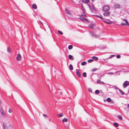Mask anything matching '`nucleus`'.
<instances>
[{
	"label": "nucleus",
	"mask_w": 129,
	"mask_h": 129,
	"mask_svg": "<svg viewBox=\"0 0 129 129\" xmlns=\"http://www.w3.org/2000/svg\"><path fill=\"white\" fill-rule=\"evenodd\" d=\"M129 84V82L128 81H125L123 84V86L124 88H126Z\"/></svg>",
	"instance_id": "1"
},
{
	"label": "nucleus",
	"mask_w": 129,
	"mask_h": 129,
	"mask_svg": "<svg viewBox=\"0 0 129 129\" xmlns=\"http://www.w3.org/2000/svg\"><path fill=\"white\" fill-rule=\"evenodd\" d=\"M109 10V7L108 6H105L103 8V10L104 11H107Z\"/></svg>",
	"instance_id": "2"
},
{
	"label": "nucleus",
	"mask_w": 129,
	"mask_h": 129,
	"mask_svg": "<svg viewBox=\"0 0 129 129\" xmlns=\"http://www.w3.org/2000/svg\"><path fill=\"white\" fill-rule=\"evenodd\" d=\"M76 74L79 77H81V75L79 72V70L77 69L76 72Z\"/></svg>",
	"instance_id": "3"
},
{
	"label": "nucleus",
	"mask_w": 129,
	"mask_h": 129,
	"mask_svg": "<svg viewBox=\"0 0 129 129\" xmlns=\"http://www.w3.org/2000/svg\"><path fill=\"white\" fill-rule=\"evenodd\" d=\"M2 116L4 117H5L6 114L4 112V111L3 109H1L0 110Z\"/></svg>",
	"instance_id": "4"
},
{
	"label": "nucleus",
	"mask_w": 129,
	"mask_h": 129,
	"mask_svg": "<svg viewBox=\"0 0 129 129\" xmlns=\"http://www.w3.org/2000/svg\"><path fill=\"white\" fill-rule=\"evenodd\" d=\"M21 57L19 54H17V56L16 57V59L18 61H20L21 59Z\"/></svg>",
	"instance_id": "5"
},
{
	"label": "nucleus",
	"mask_w": 129,
	"mask_h": 129,
	"mask_svg": "<svg viewBox=\"0 0 129 129\" xmlns=\"http://www.w3.org/2000/svg\"><path fill=\"white\" fill-rule=\"evenodd\" d=\"M3 129H8L7 124L5 123H3Z\"/></svg>",
	"instance_id": "6"
},
{
	"label": "nucleus",
	"mask_w": 129,
	"mask_h": 129,
	"mask_svg": "<svg viewBox=\"0 0 129 129\" xmlns=\"http://www.w3.org/2000/svg\"><path fill=\"white\" fill-rule=\"evenodd\" d=\"M110 13L109 12L107 11L106 12H104L103 13L104 15L105 16H107L110 15Z\"/></svg>",
	"instance_id": "7"
},
{
	"label": "nucleus",
	"mask_w": 129,
	"mask_h": 129,
	"mask_svg": "<svg viewBox=\"0 0 129 129\" xmlns=\"http://www.w3.org/2000/svg\"><path fill=\"white\" fill-rule=\"evenodd\" d=\"M115 8L116 9H120L121 8L120 5L118 4H116L114 5Z\"/></svg>",
	"instance_id": "8"
},
{
	"label": "nucleus",
	"mask_w": 129,
	"mask_h": 129,
	"mask_svg": "<svg viewBox=\"0 0 129 129\" xmlns=\"http://www.w3.org/2000/svg\"><path fill=\"white\" fill-rule=\"evenodd\" d=\"M65 12H66L68 15H72V14L69 10H68L67 9H65Z\"/></svg>",
	"instance_id": "9"
},
{
	"label": "nucleus",
	"mask_w": 129,
	"mask_h": 129,
	"mask_svg": "<svg viewBox=\"0 0 129 129\" xmlns=\"http://www.w3.org/2000/svg\"><path fill=\"white\" fill-rule=\"evenodd\" d=\"M82 1L83 3L86 4L89 3L90 2L89 0H82Z\"/></svg>",
	"instance_id": "10"
},
{
	"label": "nucleus",
	"mask_w": 129,
	"mask_h": 129,
	"mask_svg": "<svg viewBox=\"0 0 129 129\" xmlns=\"http://www.w3.org/2000/svg\"><path fill=\"white\" fill-rule=\"evenodd\" d=\"M81 8L82 9V10L83 12L84 13H85L86 12V10L84 7L83 6V5H81Z\"/></svg>",
	"instance_id": "11"
},
{
	"label": "nucleus",
	"mask_w": 129,
	"mask_h": 129,
	"mask_svg": "<svg viewBox=\"0 0 129 129\" xmlns=\"http://www.w3.org/2000/svg\"><path fill=\"white\" fill-rule=\"evenodd\" d=\"M68 57L69 59L71 60H73L74 59V58L73 56L71 55H69L68 56Z\"/></svg>",
	"instance_id": "12"
},
{
	"label": "nucleus",
	"mask_w": 129,
	"mask_h": 129,
	"mask_svg": "<svg viewBox=\"0 0 129 129\" xmlns=\"http://www.w3.org/2000/svg\"><path fill=\"white\" fill-rule=\"evenodd\" d=\"M32 7L34 9H36L37 8L36 5L35 4H33L32 5Z\"/></svg>",
	"instance_id": "13"
},
{
	"label": "nucleus",
	"mask_w": 129,
	"mask_h": 129,
	"mask_svg": "<svg viewBox=\"0 0 129 129\" xmlns=\"http://www.w3.org/2000/svg\"><path fill=\"white\" fill-rule=\"evenodd\" d=\"M7 52L9 53H10L11 52V48L10 47L8 48L7 49Z\"/></svg>",
	"instance_id": "14"
},
{
	"label": "nucleus",
	"mask_w": 129,
	"mask_h": 129,
	"mask_svg": "<svg viewBox=\"0 0 129 129\" xmlns=\"http://www.w3.org/2000/svg\"><path fill=\"white\" fill-rule=\"evenodd\" d=\"M92 58L95 61L97 60L98 59V57L95 56H92Z\"/></svg>",
	"instance_id": "15"
},
{
	"label": "nucleus",
	"mask_w": 129,
	"mask_h": 129,
	"mask_svg": "<svg viewBox=\"0 0 129 129\" xmlns=\"http://www.w3.org/2000/svg\"><path fill=\"white\" fill-rule=\"evenodd\" d=\"M68 120L67 118H65L62 120V121L63 122H67L68 121Z\"/></svg>",
	"instance_id": "16"
},
{
	"label": "nucleus",
	"mask_w": 129,
	"mask_h": 129,
	"mask_svg": "<svg viewBox=\"0 0 129 129\" xmlns=\"http://www.w3.org/2000/svg\"><path fill=\"white\" fill-rule=\"evenodd\" d=\"M97 82L98 83H99L101 84H104V83L102 81H101L100 80H99L97 81Z\"/></svg>",
	"instance_id": "17"
},
{
	"label": "nucleus",
	"mask_w": 129,
	"mask_h": 129,
	"mask_svg": "<svg viewBox=\"0 0 129 129\" xmlns=\"http://www.w3.org/2000/svg\"><path fill=\"white\" fill-rule=\"evenodd\" d=\"M69 67L70 69L71 70H73V66L72 64H70L69 65Z\"/></svg>",
	"instance_id": "18"
},
{
	"label": "nucleus",
	"mask_w": 129,
	"mask_h": 129,
	"mask_svg": "<svg viewBox=\"0 0 129 129\" xmlns=\"http://www.w3.org/2000/svg\"><path fill=\"white\" fill-rule=\"evenodd\" d=\"M87 62L86 61L82 62L81 63V65L82 66H84L86 64Z\"/></svg>",
	"instance_id": "19"
},
{
	"label": "nucleus",
	"mask_w": 129,
	"mask_h": 129,
	"mask_svg": "<svg viewBox=\"0 0 129 129\" xmlns=\"http://www.w3.org/2000/svg\"><path fill=\"white\" fill-rule=\"evenodd\" d=\"M80 19L81 20H82L84 21V20H86V21H87V20L86 19V18H85L84 17H82V18H80Z\"/></svg>",
	"instance_id": "20"
},
{
	"label": "nucleus",
	"mask_w": 129,
	"mask_h": 129,
	"mask_svg": "<svg viewBox=\"0 0 129 129\" xmlns=\"http://www.w3.org/2000/svg\"><path fill=\"white\" fill-rule=\"evenodd\" d=\"M119 91L120 93L121 94L123 95L124 94V92L123 91H122L120 89H119Z\"/></svg>",
	"instance_id": "21"
},
{
	"label": "nucleus",
	"mask_w": 129,
	"mask_h": 129,
	"mask_svg": "<svg viewBox=\"0 0 129 129\" xmlns=\"http://www.w3.org/2000/svg\"><path fill=\"white\" fill-rule=\"evenodd\" d=\"M57 115L58 117H60L62 116L63 115L62 113H61L60 114H57Z\"/></svg>",
	"instance_id": "22"
},
{
	"label": "nucleus",
	"mask_w": 129,
	"mask_h": 129,
	"mask_svg": "<svg viewBox=\"0 0 129 129\" xmlns=\"http://www.w3.org/2000/svg\"><path fill=\"white\" fill-rule=\"evenodd\" d=\"M122 20L123 21H125V22L126 23V25H127V24H128V22L127 21V20L126 19H122Z\"/></svg>",
	"instance_id": "23"
},
{
	"label": "nucleus",
	"mask_w": 129,
	"mask_h": 129,
	"mask_svg": "<svg viewBox=\"0 0 129 129\" xmlns=\"http://www.w3.org/2000/svg\"><path fill=\"white\" fill-rule=\"evenodd\" d=\"M73 48V46L72 45H69L68 47V48L69 50H71Z\"/></svg>",
	"instance_id": "24"
},
{
	"label": "nucleus",
	"mask_w": 129,
	"mask_h": 129,
	"mask_svg": "<svg viewBox=\"0 0 129 129\" xmlns=\"http://www.w3.org/2000/svg\"><path fill=\"white\" fill-rule=\"evenodd\" d=\"M83 77H86V72H84L83 73Z\"/></svg>",
	"instance_id": "25"
},
{
	"label": "nucleus",
	"mask_w": 129,
	"mask_h": 129,
	"mask_svg": "<svg viewBox=\"0 0 129 129\" xmlns=\"http://www.w3.org/2000/svg\"><path fill=\"white\" fill-rule=\"evenodd\" d=\"M106 101L108 102H109L111 101V100L110 98H108L107 99Z\"/></svg>",
	"instance_id": "26"
},
{
	"label": "nucleus",
	"mask_w": 129,
	"mask_h": 129,
	"mask_svg": "<svg viewBox=\"0 0 129 129\" xmlns=\"http://www.w3.org/2000/svg\"><path fill=\"white\" fill-rule=\"evenodd\" d=\"M114 125L116 127H117L118 126V123H113Z\"/></svg>",
	"instance_id": "27"
},
{
	"label": "nucleus",
	"mask_w": 129,
	"mask_h": 129,
	"mask_svg": "<svg viewBox=\"0 0 129 129\" xmlns=\"http://www.w3.org/2000/svg\"><path fill=\"white\" fill-rule=\"evenodd\" d=\"M100 93V91L99 90H97L95 91V93L96 94H98Z\"/></svg>",
	"instance_id": "28"
},
{
	"label": "nucleus",
	"mask_w": 129,
	"mask_h": 129,
	"mask_svg": "<svg viewBox=\"0 0 129 129\" xmlns=\"http://www.w3.org/2000/svg\"><path fill=\"white\" fill-rule=\"evenodd\" d=\"M93 59H90L89 60H88V61H87L88 62H89V63H91V62H92V61H93Z\"/></svg>",
	"instance_id": "29"
},
{
	"label": "nucleus",
	"mask_w": 129,
	"mask_h": 129,
	"mask_svg": "<svg viewBox=\"0 0 129 129\" xmlns=\"http://www.w3.org/2000/svg\"><path fill=\"white\" fill-rule=\"evenodd\" d=\"M58 33L59 34L62 35L63 34V33H62V32L61 31L59 30L58 31Z\"/></svg>",
	"instance_id": "30"
},
{
	"label": "nucleus",
	"mask_w": 129,
	"mask_h": 129,
	"mask_svg": "<svg viewBox=\"0 0 129 129\" xmlns=\"http://www.w3.org/2000/svg\"><path fill=\"white\" fill-rule=\"evenodd\" d=\"M118 117L119 119L120 120H122V118L121 116H120L119 115L117 116Z\"/></svg>",
	"instance_id": "31"
},
{
	"label": "nucleus",
	"mask_w": 129,
	"mask_h": 129,
	"mask_svg": "<svg viewBox=\"0 0 129 129\" xmlns=\"http://www.w3.org/2000/svg\"><path fill=\"white\" fill-rule=\"evenodd\" d=\"M91 35L93 37H96V36L95 35V34H94L92 33H91Z\"/></svg>",
	"instance_id": "32"
},
{
	"label": "nucleus",
	"mask_w": 129,
	"mask_h": 129,
	"mask_svg": "<svg viewBox=\"0 0 129 129\" xmlns=\"http://www.w3.org/2000/svg\"><path fill=\"white\" fill-rule=\"evenodd\" d=\"M92 9L94 10V11H96V10H95V7H94V6L93 5H92Z\"/></svg>",
	"instance_id": "33"
},
{
	"label": "nucleus",
	"mask_w": 129,
	"mask_h": 129,
	"mask_svg": "<svg viewBox=\"0 0 129 129\" xmlns=\"http://www.w3.org/2000/svg\"><path fill=\"white\" fill-rule=\"evenodd\" d=\"M93 26V25L92 24H91L89 25V27L90 28H92Z\"/></svg>",
	"instance_id": "34"
},
{
	"label": "nucleus",
	"mask_w": 129,
	"mask_h": 129,
	"mask_svg": "<svg viewBox=\"0 0 129 129\" xmlns=\"http://www.w3.org/2000/svg\"><path fill=\"white\" fill-rule=\"evenodd\" d=\"M116 57L117 58H119L120 57V56L119 55H116Z\"/></svg>",
	"instance_id": "35"
},
{
	"label": "nucleus",
	"mask_w": 129,
	"mask_h": 129,
	"mask_svg": "<svg viewBox=\"0 0 129 129\" xmlns=\"http://www.w3.org/2000/svg\"><path fill=\"white\" fill-rule=\"evenodd\" d=\"M97 70L98 69L96 68H94L92 70V71L93 72H94Z\"/></svg>",
	"instance_id": "36"
},
{
	"label": "nucleus",
	"mask_w": 129,
	"mask_h": 129,
	"mask_svg": "<svg viewBox=\"0 0 129 129\" xmlns=\"http://www.w3.org/2000/svg\"><path fill=\"white\" fill-rule=\"evenodd\" d=\"M9 127L10 129H12L13 127L11 125H9Z\"/></svg>",
	"instance_id": "37"
},
{
	"label": "nucleus",
	"mask_w": 129,
	"mask_h": 129,
	"mask_svg": "<svg viewBox=\"0 0 129 129\" xmlns=\"http://www.w3.org/2000/svg\"><path fill=\"white\" fill-rule=\"evenodd\" d=\"M115 56V55H111L109 57V58H112V57L114 56Z\"/></svg>",
	"instance_id": "38"
},
{
	"label": "nucleus",
	"mask_w": 129,
	"mask_h": 129,
	"mask_svg": "<svg viewBox=\"0 0 129 129\" xmlns=\"http://www.w3.org/2000/svg\"><path fill=\"white\" fill-rule=\"evenodd\" d=\"M8 112H9L10 113H11L12 112V110L10 109H9V111H8Z\"/></svg>",
	"instance_id": "39"
},
{
	"label": "nucleus",
	"mask_w": 129,
	"mask_h": 129,
	"mask_svg": "<svg viewBox=\"0 0 129 129\" xmlns=\"http://www.w3.org/2000/svg\"><path fill=\"white\" fill-rule=\"evenodd\" d=\"M43 115L44 116V117H48L47 115L45 114H43Z\"/></svg>",
	"instance_id": "40"
},
{
	"label": "nucleus",
	"mask_w": 129,
	"mask_h": 129,
	"mask_svg": "<svg viewBox=\"0 0 129 129\" xmlns=\"http://www.w3.org/2000/svg\"><path fill=\"white\" fill-rule=\"evenodd\" d=\"M99 18H100L102 20H103L104 19V18L102 17V16L101 15H100V16H99Z\"/></svg>",
	"instance_id": "41"
},
{
	"label": "nucleus",
	"mask_w": 129,
	"mask_h": 129,
	"mask_svg": "<svg viewBox=\"0 0 129 129\" xmlns=\"http://www.w3.org/2000/svg\"><path fill=\"white\" fill-rule=\"evenodd\" d=\"M121 25H126V24H125L124 23H121Z\"/></svg>",
	"instance_id": "42"
},
{
	"label": "nucleus",
	"mask_w": 129,
	"mask_h": 129,
	"mask_svg": "<svg viewBox=\"0 0 129 129\" xmlns=\"http://www.w3.org/2000/svg\"><path fill=\"white\" fill-rule=\"evenodd\" d=\"M88 6H89V8H90V9H91V11L92 12V9H91V7H90V6L89 5H88Z\"/></svg>",
	"instance_id": "43"
},
{
	"label": "nucleus",
	"mask_w": 129,
	"mask_h": 129,
	"mask_svg": "<svg viewBox=\"0 0 129 129\" xmlns=\"http://www.w3.org/2000/svg\"><path fill=\"white\" fill-rule=\"evenodd\" d=\"M88 90L90 91V92H92V90H91V89H88Z\"/></svg>",
	"instance_id": "44"
},
{
	"label": "nucleus",
	"mask_w": 129,
	"mask_h": 129,
	"mask_svg": "<svg viewBox=\"0 0 129 129\" xmlns=\"http://www.w3.org/2000/svg\"><path fill=\"white\" fill-rule=\"evenodd\" d=\"M94 16H96V17H99V16L98 15H95Z\"/></svg>",
	"instance_id": "45"
},
{
	"label": "nucleus",
	"mask_w": 129,
	"mask_h": 129,
	"mask_svg": "<svg viewBox=\"0 0 129 129\" xmlns=\"http://www.w3.org/2000/svg\"><path fill=\"white\" fill-rule=\"evenodd\" d=\"M108 74H113V73L112 72L108 73Z\"/></svg>",
	"instance_id": "46"
},
{
	"label": "nucleus",
	"mask_w": 129,
	"mask_h": 129,
	"mask_svg": "<svg viewBox=\"0 0 129 129\" xmlns=\"http://www.w3.org/2000/svg\"><path fill=\"white\" fill-rule=\"evenodd\" d=\"M127 107L129 108V103L127 105Z\"/></svg>",
	"instance_id": "47"
},
{
	"label": "nucleus",
	"mask_w": 129,
	"mask_h": 129,
	"mask_svg": "<svg viewBox=\"0 0 129 129\" xmlns=\"http://www.w3.org/2000/svg\"><path fill=\"white\" fill-rule=\"evenodd\" d=\"M117 89H118L119 90V88H117V87H115Z\"/></svg>",
	"instance_id": "48"
},
{
	"label": "nucleus",
	"mask_w": 129,
	"mask_h": 129,
	"mask_svg": "<svg viewBox=\"0 0 129 129\" xmlns=\"http://www.w3.org/2000/svg\"><path fill=\"white\" fill-rule=\"evenodd\" d=\"M81 15H82V16H86L85 15H84L82 13V14Z\"/></svg>",
	"instance_id": "49"
},
{
	"label": "nucleus",
	"mask_w": 129,
	"mask_h": 129,
	"mask_svg": "<svg viewBox=\"0 0 129 129\" xmlns=\"http://www.w3.org/2000/svg\"><path fill=\"white\" fill-rule=\"evenodd\" d=\"M94 0H91L92 2H94Z\"/></svg>",
	"instance_id": "50"
},
{
	"label": "nucleus",
	"mask_w": 129,
	"mask_h": 129,
	"mask_svg": "<svg viewBox=\"0 0 129 129\" xmlns=\"http://www.w3.org/2000/svg\"><path fill=\"white\" fill-rule=\"evenodd\" d=\"M127 25L129 26V24H127Z\"/></svg>",
	"instance_id": "51"
},
{
	"label": "nucleus",
	"mask_w": 129,
	"mask_h": 129,
	"mask_svg": "<svg viewBox=\"0 0 129 129\" xmlns=\"http://www.w3.org/2000/svg\"><path fill=\"white\" fill-rule=\"evenodd\" d=\"M128 92H129V89L128 90Z\"/></svg>",
	"instance_id": "52"
},
{
	"label": "nucleus",
	"mask_w": 129,
	"mask_h": 129,
	"mask_svg": "<svg viewBox=\"0 0 129 129\" xmlns=\"http://www.w3.org/2000/svg\"><path fill=\"white\" fill-rule=\"evenodd\" d=\"M105 22H106V23H107L105 21Z\"/></svg>",
	"instance_id": "53"
}]
</instances>
